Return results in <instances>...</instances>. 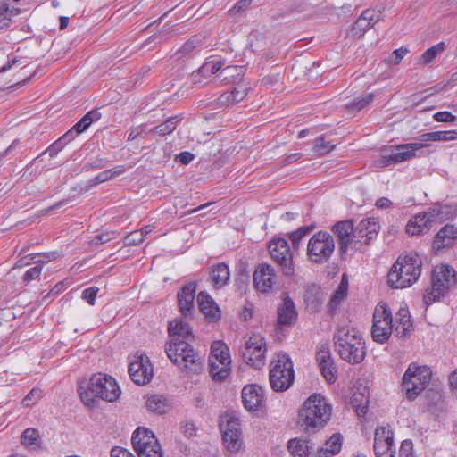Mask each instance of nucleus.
<instances>
[{
  "label": "nucleus",
  "instance_id": "obj_2",
  "mask_svg": "<svg viewBox=\"0 0 457 457\" xmlns=\"http://www.w3.org/2000/svg\"><path fill=\"white\" fill-rule=\"evenodd\" d=\"M335 350L339 357L352 364H359L366 357V344L362 334L354 328L343 326L333 336Z\"/></svg>",
  "mask_w": 457,
  "mask_h": 457
},
{
  "label": "nucleus",
  "instance_id": "obj_45",
  "mask_svg": "<svg viewBox=\"0 0 457 457\" xmlns=\"http://www.w3.org/2000/svg\"><path fill=\"white\" fill-rule=\"evenodd\" d=\"M223 62L220 59L207 60L200 68L199 73L204 77L211 76L222 70Z\"/></svg>",
  "mask_w": 457,
  "mask_h": 457
},
{
  "label": "nucleus",
  "instance_id": "obj_41",
  "mask_svg": "<svg viewBox=\"0 0 457 457\" xmlns=\"http://www.w3.org/2000/svg\"><path fill=\"white\" fill-rule=\"evenodd\" d=\"M288 451L295 457H303L310 453L309 441L294 438L288 441Z\"/></svg>",
  "mask_w": 457,
  "mask_h": 457
},
{
  "label": "nucleus",
  "instance_id": "obj_23",
  "mask_svg": "<svg viewBox=\"0 0 457 457\" xmlns=\"http://www.w3.org/2000/svg\"><path fill=\"white\" fill-rule=\"evenodd\" d=\"M332 231L338 238L340 252L345 253L348 247L354 244L353 221L349 220L338 221L332 227Z\"/></svg>",
  "mask_w": 457,
  "mask_h": 457
},
{
  "label": "nucleus",
  "instance_id": "obj_9",
  "mask_svg": "<svg viewBox=\"0 0 457 457\" xmlns=\"http://www.w3.org/2000/svg\"><path fill=\"white\" fill-rule=\"evenodd\" d=\"M270 383L276 392L288 389L294 381V369L291 359L287 353H278L277 360L271 362Z\"/></svg>",
  "mask_w": 457,
  "mask_h": 457
},
{
  "label": "nucleus",
  "instance_id": "obj_1",
  "mask_svg": "<svg viewBox=\"0 0 457 457\" xmlns=\"http://www.w3.org/2000/svg\"><path fill=\"white\" fill-rule=\"evenodd\" d=\"M332 405L321 394H312L298 411V423L308 433L324 428L330 420Z\"/></svg>",
  "mask_w": 457,
  "mask_h": 457
},
{
  "label": "nucleus",
  "instance_id": "obj_24",
  "mask_svg": "<svg viewBox=\"0 0 457 457\" xmlns=\"http://www.w3.org/2000/svg\"><path fill=\"white\" fill-rule=\"evenodd\" d=\"M197 303L200 312L208 322H217L220 320L221 311L208 293L201 291L197 295Z\"/></svg>",
  "mask_w": 457,
  "mask_h": 457
},
{
  "label": "nucleus",
  "instance_id": "obj_14",
  "mask_svg": "<svg viewBox=\"0 0 457 457\" xmlns=\"http://www.w3.org/2000/svg\"><path fill=\"white\" fill-rule=\"evenodd\" d=\"M373 451L376 457H395L394 432L390 427H379L374 435Z\"/></svg>",
  "mask_w": 457,
  "mask_h": 457
},
{
  "label": "nucleus",
  "instance_id": "obj_11",
  "mask_svg": "<svg viewBox=\"0 0 457 457\" xmlns=\"http://www.w3.org/2000/svg\"><path fill=\"white\" fill-rule=\"evenodd\" d=\"M266 351L265 339L253 335L245 341L239 353L247 365L253 369H262L265 364Z\"/></svg>",
  "mask_w": 457,
  "mask_h": 457
},
{
  "label": "nucleus",
  "instance_id": "obj_10",
  "mask_svg": "<svg viewBox=\"0 0 457 457\" xmlns=\"http://www.w3.org/2000/svg\"><path fill=\"white\" fill-rule=\"evenodd\" d=\"M393 333H395V330L391 309L386 303L379 302L373 312L372 339L378 344H385Z\"/></svg>",
  "mask_w": 457,
  "mask_h": 457
},
{
  "label": "nucleus",
  "instance_id": "obj_48",
  "mask_svg": "<svg viewBox=\"0 0 457 457\" xmlns=\"http://www.w3.org/2000/svg\"><path fill=\"white\" fill-rule=\"evenodd\" d=\"M445 49V44L444 42H440L426 50L420 55V62L424 64H428L431 62L437 56V54L443 53Z\"/></svg>",
  "mask_w": 457,
  "mask_h": 457
},
{
  "label": "nucleus",
  "instance_id": "obj_34",
  "mask_svg": "<svg viewBox=\"0 0 457 457\" xmlns=\"http://www.w3.org/2000/svg\"><path fill=\"white\" fill-rule=\"evenodd\" d=\"M457 139V130L451 131H435L420 135L417 140L419 143H425L429 141H451Z\"/></svg>",
  "mask_w": 457,
  "mask_h": 457
},
{
  "label": "nucleus",
  "instance_id": "obj_39",
  "mask_svg": "<svg viewBox=\"0 0 457 457\" xmlns=\"http://www.w3.org/2000/svg\"><path fill=\"white\" fill-rule=\"evenodd\" d=\"M180 120L181 118L179 116H171L168 118L164 122L151 129L149 133L158 134L160 136L170 135L176 129V127Z\"/></svg>",
  "mask_w": 457,
  "mask_h": 457
},
{
  "label": "nucleus",
  "instance_id": "obj_54",
  "mask_svg": "<svg viewBox=\"0 0 457 457\" xmlns=\"http://www.w3.org/2000/svg\"><path fill=\"white\" fill-rule=\"evenodd\" d=\"M247 90L248 88L242 85L233 87V89L229 91L231 95L232 104H235L242 101L247 95Z\"/></svg>",
  "mask_w": 457,
  "mask_h": 457
},
{
  "label": "nucleus",
  "instance_id": "obj_57",
  "mask_svg": "<svg viewBox=\"0 0 457 457\" xmlns=\"http://www.w3.org/2000/svg\"><path fill=\"white\" fill-rule=\"evenodd\" d=\"M125 245H137L144 241L143 233L137 232V230L132 231L125 237Z\"/></svg>",
  "mask_w": 457,
  "mask_h": 457
},
{
  "label": "nucleus",
  "instance_id": "obj_26",
  "mask_svg": "<svg viewBox=\"0 0 457 457\" xmlns=\"http://www.w3.org/2000/svg\"><path fill=\"white\" fill-rule=\"evenodd\" d=\"M131 443L136 453L150 447L156 448L160 445L154 433L145 428H138L133 433Z\"/></svg>",
  "mask_w": 457,
  "mask_h": 457
},
{
  "label": "nucleus",
  "instance_id": "obj_60",
  "mask_svg": "<svg viewBox=\"0 0 457 457\" xmlns=\"http://www.w3.org/2000/svg\"><path fill=\"white\" fill-rule=\"evenodd\" d=\"M138 457H162V452L161 449V445L158 447H150L146 449H143L139 452H137Z\"/></svg>",
  "mask_w": 457,
  "mask_h": 457
},
{
  "label": "nucleus",
  "instance_id": "obj_13",
  "mask_svg": "<svg viewBox=\"0 0 457 457\" xmlns=\"http://www.w3.org/2000/svg\"><path fill=\"white\" fill-rule=\"evenodd\" d=\"M269 251L285 276L291 277L295 274L294 254L287 239H272L269 244Z\"/></svg>",
  "mask_w": 457,
  "mask_h": 457
},
{
  "label": "nucleus",
  "instance_id": "obj_33",
  "mask_svg": "<svg viewBox=\"0 0 457 457\" xmlns=\"http://www.w3.org/2000/svg\"><path fill=\"white\" fill-rule=\"evenodd\" d=\"M366 393L367 389L364 387L361 392H354L351 397V405L360 417L364 416L368 411L370 401Z\"/></svg>",
  "mask_w": 457,
  "mask_h": 457
},
{
  "label": "nucleus",
  "instance_id": "obj_12",
  "mask_svg": "<svg viewBox=\"0 0 457 457\" xmlns=\"http://www.w3.org/2000/svg\"><path fill=\"white\" fill-rule=\"evenodd\" d=\"M428 145V144L419 143V141L395 145L389 152L383 151L380 158L376 162V165L378 168H383L411 160L415 156L416 151Z\"/></svg>",
  "mask_w": 457,
  "mask_h": 457
},
{
  "label": "nucleus",
  "instance_id": "obj_63",
  "mask_svg": "<svg viewBox=\"0 0 457 457\" xmlns=\"http://www.w3.org/2000/svg\"><path fill=\"white\" fill-rule=\"evenodd\" d=\"M65 145H66L64 144V142H62V140L59 138L47 148L46 152L48 153L51 158H54L57 155V154L60 151H62L64 148Z\"/></svg>",
  "mask_w": 457,
  "mask_h": 457
},
{
  "label": "nucleus",
  "instance_id": "obj_7",
  "mask_svg": "<svg viewBox=\"0 0 457 457\" xmlns=\"http://www.w3.org/2000/svg\"><path fill=\"white\" fill-rule=\"evenodd\" d=\"M457 282L454 270L448 264L437 265L431 274V290L423 296L426 305L439 301Z\"/></svg>",
  "mask_w": 457,
  "mask_h": 457
},
{
  "label": "nucleus",
  "instance_id": "obj_4",
  "mask_svg": "<svg viewBox=\"0 0 457 457\" xmlns=\"http://www.w3.org/2000/svg\"><path fill=\"white\" fill-rule=\"evenodd\" d=\"M421 265V260L416 253L400 255L388 272V284L394 288L411 286L420 275Z\"/></svg>",
  "mask_w": 457,
  "mask_h": 457
},
{
  "label": "nucleus",
  "instance_id": "obj_55",
  "mask_svg": "<svg viewBox=\"0 0 457 457\" xmlns=\"http://www.w3.org/2000/svg\"><path fill=\"white\" fill-rule=\"evenodd\" d=\"M99 288L97 287H90L83 290L82 298L90 305H95L96 298Z\"/></svg>",
  "mask_w": 457,
  "mask_h": 457
},
{
  "label": "nucleus",
  "instance_id": "obj_31",
  "mask_svg": "<svg viewBox=\"0 0 457 457\" xmlns=\"http://www.w3.org/2000/svg\"><path fill=\"white\" fill-rule=\"evenodd\" d=\"M342 447V436L340 434H333L324 445L318 449L317 457H333L337 454Z\"/></svg>",
  "mask_w": 457,
  "mask_h": 457
},
{
  "label": "nucleus",
  "instance_id": "obj_29",
  "mask_svg": "<svg viewBox=\"0 0 457 457\" xmlns=\"http://www.w3.org/2000/svg\"><path fill=\"white\" fill-rule=\"evenodd\" d=\"M297 318V312L293 300L287 296L283 304L278 308V322L280 325H290Z\"/></svg>",
  "mask_w": 457,
  "mask_h": 457
},
{
  "label": "nucleus",
  "instance_id": "obj_27",
  "mask_svg": "<svg viewBox=\"0 0 457 457\" xmlns=\"http://www.w3.org/2000/svg\"><path fill=\"white\" fill-rule=\"evenodd\" d=\"M455 238H457V228L453 225L446 224L436 235L433 248L436 251H440L445 247L452 245Z\"/></svg>",
  "mask_w": 457,
  "mask_h": 457
},
{
  "label": "nucleus",
  "instance_id": "obj_32",
  "mask_svg": "<svg viewBox=\"0 0 457 457\" xmlns=\"http://www.w3.org/2000/svg\"><path fill=\"white\" fill-rule=\"evenodd\" d=\"M209 359L219 362L220 365H230L231 359L228 347L221 341H215L211 346V355Z\"/></svg>",
  "mask_w": 457,
  "mask_h": 457
},
{
  "label": "nucleus",
  "instance_id": "obj_58",
  "mask_svg": "<svg viewBox=\"0 0 457 457\" xmlns=\"http://www.w3.org/2000/svg\"><path fill=\"white\" fill-rule=\"evenodd\" d=\"M180 429L184 436L188 438L195 436L198 430L195 424L192 421H186L181 425Z\"/></svg>",
  "mask_w": 457,
  "mask_h": 457
},
{
  "label": "nucleus",
  "instance_id": "obj_21",
  "mask_svg": "<svg viewBox=\"0 0 457 457\" xmlns=\"http://www.w3.org/2000/svg\"><path fill=\"white\" fill-rule=\"evenodd\" d=\"M196 282L187 283L177 294L179 310L187 318L192 316L195 308Z\"/></svg>",
  "mask_w": 457,
  "mask_h": 457
},
{
  "label": "nucleus",
  "instance_id": "obj_46",
  "mask_svg": "<svg viewBox=\"0 0 457 457\" xmlns=\"http://www.w3.org/2000/svg\"><path fill=\"white\" fill-rule=\"evenodd\" d=\"M319 367L326 381L329 384H333L337 380V367L334 360L326 361V363L320 364Z\"/></svg>",
  "mask_w": 457,
  "mask_h": 457
},
{
  "label": "nucleus",
  "instance_id": "obj_5",
  "mask_svg": "<svg viewBox=\"0 0 457 457\" xmlns=\"http://www.w3.org/2000/svg\"><path fill=\"white\" fill-rule=\"evenodd\" d=\"M165 352L169 359L177 365L184 364V368L193 373L202 370V358L191 345L179 337L170 338L165 345Z\"/></svg>",
  "mask_w": 457,
  "mask_h": 457
},
{
  "label": "nucleus",
  "instance_id": "obj_30",
  "mask_svg": "<svg viewBox=\"0 0 457 457\" xmlns=\"http://www.w3.org/2000/svg\"><path fill=\"white\" fill-rule=\"evenodd\" d=\"M168 333L170 338L179 337L185 340L193 337L191 327L182 319H175L170 321L168 327Z\"/></svg>",
  "mask_w": 457,
  "mask_h": 457
},
{
  "label": "nucleus",
  "instance_id": "obj_18",
  "mask_svg": "<svg viewBox=\"0 0 457 457\" xmlns=\"http://www.w3.org/2000/svg\"><path fill=\"white\" fill-rule=\"evenodd\" d=\"M379 228V223L375 218L361 220L354 228V246L356 247L357 244L370 245L377 238Z\"/></svg>",
  "mask_w": 457,
  "mask_h": 457
},
{
  "label": "nucleus",
  "instance_id": "obj_61",
  "mask_svg": "<svg viewBox=\"0 0 457 457\" xmlns=\"http://www.w3.org/2000/svg\"><path fill=\"white\" fill-rule=\"evenodd\" d=\"M408 52V48L403 46L395 49L389 57V62L392 64H398Z\"/></svg>",
  "mask_w": 457,
  "mask_h": 457
},
{
  "label": "nucleus",
  "instance_id": "obj_16",
  "mask_svg": "<svg viewBox=\"0 0 457 457\" xmlns=\"http://www.w3.org/2000/svg\"><path fill=\"white\" fill-rule=\"evenodd\" d=\"M222 439L229 452L236 453L242 446L241 428L238 419L228 418L226 423L220 425Z\"/></svg>",
  "mask_w": 457,
  "mask_h": 457
},
{
  "label": "nucleus",
  "instance_id": "obj_22",
  "mask_svg": "<svg viewBox=\"0 0 457 457\" xmlns=\"http://www.w3.org/2000/svg\"><path fill=\"white\" fill-rule=\"evenodd\" d=\"M393 325L395 336L398 338H406L411 336L413 331V322L406 306L399 308L393 317Z\"/></svg>",
  "mask_w": 457,
  "mask_h": 457
},
{
  "label": "nucleus",
  "instance_id": "obj_20",
  "mask_svg": "<svg viewBox=\"0 0 457 457\" xmlns=\"http://www.w3.org/2000/svg\"><path fill=\"white\" fill-rule=\"evenodd\" d=\"M275 270L271 265L259 264L253 275L254 287L262 293L269 292L275 283Z\"/></svg>",
  "mask_w": 457,
  "mask_h": 457
},
{
  "label": "nucleus",
  "instance_id": "obj_47",
  "mask_svg": "<svg viewBox=\"0 0 457 457\" xmlns=\"http://www.w3.org/2000/svg\"><path fill=\"white\" fill-rule=\"evenodd\" d=\"M347 295V282H345L344 280L341 281L339 284L337 289L335 291L334 295H332L330 302L328 303V306L331 310L337 309L341 302L346 297Z\"/></svg>",
  "mask_w": 457,
  "mask_h": 457
},
{
  "label": "nucleus",
  "instance_id": "obj_6",
  "mask_svg": "<svg viewBox=\"0 0 457 457\" xmlns=\"http://www.w3.org/2000/svg\"><path fill=\"white\" fill-rule=\"evenodd\" d=\"M432 370L427 365L411 362L402 378V387L408 400H415L430 384Z\"/></svg>",
  "mask_w": 457,
  "mask_h": 457
},
{
  "label": "nucleus",
  "instance_id": "obj_50",
  "mask_svg": "<svg viewBox=\"0 0 457 457\" xmlns=\"http://www.w3.org/2000/svg\"><path fill=\"white\" fill-rule=\"evenodd\" d=\"M373 100L372 94H364L361 96L359 98L354 99L352 103L346 105V108L349 112H353L357 111H361L368 104H370Z\"/></svg>",
  "mask_w": 457,
  "mask_h": 457
},
{
  "label": "nucleus",
  "instance_id": "obj_38",
  "mask_svg": "<svg viewBox=\"0 0 457 457\" xmlns=\"http://www.w3.org/2000/svg\"><path fill=\"white\" fill-rule=\"evenodd\" d=\"M245 73L244 66L231 65L223 68L220 73V77H222V80L225 83H236L240 80Z\"/></svg>",
  "mask_w": 457,
  "mask_h": 457
},
{
  "label": "nucleus",
  "instance_id": "obj_59",
  "mask_svg": "<svg viewBox=\"0 0 457 457\" xmlns=\"http://www.w3.org/2000/svg\"><path fill=\"white\" fill-rule=\"evenodd\" d=\"M112 179V175L109 174V170H104L103 172L99 173L95 178L91 179L87 182V187H96L100 183L105 182Z\"/></svg>",
  "mask_w": 457,
  "mask_h": 457
},
{
  "label": "nucleus",
  "instance_id": "obj_3",
  "mask_svg": "<svg viewBox=\"0 0 457 457\" xmlns=\"http://www.w3.org/2000/svg\"><path fill=\"white\" fill-rule=\"evenodd\" d=\"M78 391L84 404L91 408L96 406V398L112 403L120 395L116 380L112 376L104 373L92 375L85 386H79Z\"/></svg>",
  "mask_w": 457,
  "mask_h": 457
},
{
  "label": "nucleus",
  "instance_id": "obj_43",
  "mask_svg": "<svg viewBox=\"0 0 457 457\" xmlns=\"http://www.w3.org/2000/svg\"><path fill=\"white\" fill-rule=\"evenodd\" d=\"M44 259H36L33 262L36 264L34 267L29 269L23 275V281L29 283L30 281L37 278L42 271L43 264L50 259L49 253L43 255Z\"/></svg>",
  "mask_w": 457,
  "mask_h": 457
},
{
  "label": "nucleus",
  "instance_id": "obj_44",
  "mask_svg": "<svg viewBox=\"0 0 457 457\" xmlns=\"http://www.w3.org/2000/svg\"><path fill=\"white\" fill-rule=\"evenodd\" d=\"M201 47L199 38L195 36L188 39L187 42L183 44V46L177 50L174 54V56L177 59H181L191 54L195 50L199 49Z\"/></svg>",
  "mask_w": 457,
  "mask_h": 457
},
{
  "label": "nucleus",
  "instance_id": "obj_35",
  "mask_svg": "<svg viewBox=\"0 0 457 457\" xmlns=\"http://www.w3.org/2000/svg\"><path fill=\"white\" fill-rule=\"evenodd\" d=\"M215 361L209 359V373L211 378L216 382H223L231 372L230 365H221Z\"/></svg>",
  "mask_w": 457,
  "mask_h": 457
},
{
  "label": "nucleus",
  "instance_id": "obj_15",
  "mask_svg": "<svg viewBox=\"0 0 457 457\" xmlns=\"http://www.w3.org/2000/svg\"><path fill=\"white\" fill-rule=\"evenodd\" d=\"M129 374L135 384L140 386L148 384L154 375L149 358L143 354L137 356L135 361L129 363Z\"/></svg>",
  "mask_w": 457,
  "mask_h": 457
},
{
  "label": "nucleus",
  "instance_id": "obj_28",
  "mask_svg": "<svg viewBox=\"0 0 457 457\" xmlns=\"http://www.w3.org/2000/svg\"><path fill=\"white\" fill-rule=\"evenodd\" d=\"M230 278L228 265L225 262H219L212 267L210 279L215 289L224 287Z\"/></svg>",
  "mask_w": 457,
  "mask_h": 457
},
{
  "label": "nucleus",
  "instance_id": "obj_40",
  "mask_svg": "<svg viewBox=\"0 0 457 457\" xmlns=\"http://www.w3.org/2000/svg\"><path fill=\"white\" fill-rule=\"evenodd\" d=\"M21 444L31 450L39 448L41 444L39 432L32 428L25 429L21 435Z\"/></svg>",
  "mask_w": 457,
  "mask_h": 457
},
{
  "label": "nucleus",
  "instance_id": "obj_37",
  "mask_svg": "<svg viewBox=\"0 0 457 457\" xmlns=\"http://www.w3.org/2000/svg\"><path fill=\"white\" fill-rule=\"evenodd\" d=\"M101 112L97 108H95L87 112L74 126V129L79 133L86 131L89 126L101 119Z\"/></svg>",
  "mask_w": 457,
  "mask_h": 457
},
{
  "label": "nucleus",
  "instance_id": "obj_8",
  "mask_svg": "<svg viewBox=\"0 0 457 457\" xmlns=\"http://www.w3.org/2000/svg\"><path fill=\"white\" fill-rule=\"evenodd\" d=\"M335 239L325 230H320L309 239L306 254L310 262L323 264L328 262L335 251Z\"/></svg>",
  "mask_w": 457,
  "mask_h": 457
},
{
  "label": "nucleus",
  "instance_id": "obj_51",
  "mask_svg": "<svg viewBox=\"0 0 457 457\" xmlns=\"http://www.w3.org/2000/svg\"><path fill=\"white\" fill-rule=\"evenodd\" d=\"M41 397L42 390L37 387H34L23 398L22 404L25 407H31L34 404H36V403H37L41 399Z\"/></svg>",
  "mask_w": 457,
  "mask_h": 457
},
{
  "label": "nucleus",
  "instance_id": "obj_56",
  "mask_svg": "<svg viewBox=\"0 0 457 457\" xmlns=\"http://www.w3.org/2000/svg\"><path fill=\"white\" fill-rule=\"evenodd\" d=\"M412 450V441L410 439L403 440L399 449V457H414Z\"/></svg>",
  "mask_w": 457,
  "mask_h": 457
},
{
  "label": "nucleus",
  "instance_id": "obj_19",
  "mask_svg": "<svg viewBox=\"0 0 457 457\" xmlns=\"http://www.w3.org/2000/svg\"><path fill=\"white\" fill-rule=\"evenodd\" d=\"M437 214L435 210L423 212L414 215L406 225V232L410 236H420L428 233L436 222Z\"/></svg>",
  "mask_w": 457,
  "mask_h": 457
},
{
  "label": "nucleus",
  "instance_id": "obj_36",
  "mask_svg": "<svg viewBox=\"0 0 457 457\" xmlns=\"http://www.w3.org/2000/svg\"><path fill=\"white\" fill-rule=\"evenodd\" d=\"M146 407L151 412L162 415L167 412L169 404L163 396L153 395L147 398Z\"/></svg>",
  "mask_w": 457,
  "mask_h": 457
},
{
  "label": "nucleus",
  "instance_id": "obj_49",
  "mask_svg": "<svg viewBox=\"0 0 457 457\" xmlns=\"http://www.w3.org/2000/svg\"><path fill=\"white\" fill-rule=\"evenodd\" d=\"M335 146L331 142L326 141L323 136H320L314 140L312 149L318 155L321 156L330 153Z\"/></svg>",
  "mask_w": 457,
  "mask_h": 457
},
{
  "label": "nucleus",
  "instance_id": "obj_17",
  "mask_svg": "<svg viewBox=\"0 0 457 457\" xmlns=\"http://www.w3.org/2000/svg\"><path fill=\"white\" fill-rule=\"evenodd\" d=\"M382 19L380 12L374 9H366L357 18L348 35L353 38H361L370 29L374 27Z\"/></svg>",
  "mask_w": 457,
  "mask_h": 457
},
{
  "label": "nucleus",
  "instance_id": "obj_64",
  "mask_svg": "<svg viewBox=\"0 0 457 457\" xmlns=\"http://www.w3.org/2000/svg\"><path fill=\"white\" fill-rule=\"evenodd\" d=\"M111 457H136L134 456L129 450L120 447L114 446L111 450Z\"/></svg>",
  "mask_w": 457,
  "mask_h": 457
},
{
  "label": "nucleus",
  "instance_id": "obj_52",
  "mask_svg": "<svg viewBox=\"0 0 457 457\" xmlns=\"http://www.w3.org/2000/svg\"><path fill=\"white\" fill-rule=\"evenodd\" d=\"M331 352L328 344H321L316 353V361L319 365L332 361Z\"/></svg>",
  "mask_w": 457,
  "mask_h": 457
},
{
  "label": "nucleus",
  "instance_id": "obj_53",
  "mask_svg": "<svg viewBox=\"0 0 457 457\" xmlns=\"http://www.w3.org/2000/svg\"><path fill=\"white\" fill-rule=\"evenodd\" d=\"M107 163H108L107 159L97 157V158H95V159H92V160L87 162L84 164L82 170L84 171H89L91 170H100V169L104 168L107 165Z\"/></svg>",
  "mask_w": 457,
  "mask_h": 457
},
{
  "label": "nucleus",
  "instance_id": "obj_25",
  "mask_svg": "<svg viewBox=\"0 0 457 457\" xmlns=\"http://www.w3.org/2000/svg\"><path fill=\"white\" fill-rule=\"evenodd\" d=\"M242 402L248 411H256L264 403L262 388L258 385H246L242 389Z\"/></svg>",
  "mask_w": 457,
  "mask_h": 457
},
{
  "label": "nucleus",
  "instance_id": "obj_42",
  "mask_svg": "<svg viewBox=\"0 0 457 457\" xmlns=\"http://www.w3.org/2000/svg\"><path fill=\"white\" fill-rule=\"evenodd\" d=\"M323 295L317 289L309 288L304 294V301L313 312H318L323 303Z\"/></svg>",
  "mask_w": 457,
  "mask_h": 457
},
{
  "label": "nucleus",
  "instance_id": "obj_62",
  "mask_svg": "<svg viewBox=\"0 0 457 457\" xmlns=\"http://www.w3.org/2000/svg\"><path fill=\"white\" fill-rule=\"evenodd\" d=\"M456 119V116L453 115L451 112L446 111L438 112L434 114V120L438 122L453 123L455 121Z\"/></svg>",
  "mask_w": 457,
  "mask_h": 457
}]
</instances>
